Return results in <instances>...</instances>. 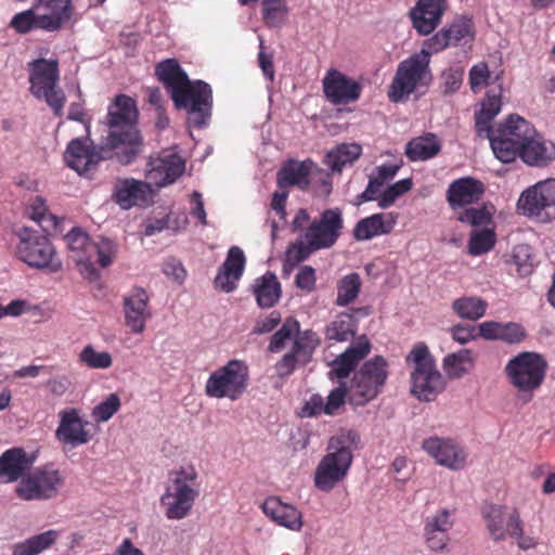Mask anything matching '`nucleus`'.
Masks as SVG:
<instances>
[{
    "label": "nucleus",
    "instance_id": "f257e3e1",
    "mask_svg": "<svg viewBox=\"0 0 555 555\" xmlns=\"http://www.w3.org/2000/svg\"><path fill=\"white\" fill-rule=\"evenodd\" d=\"M501 107L500 93L488 90L481 108L475 114V130L478 137L489 139L495 157L507 164L518 157L522 144L534 133V127L519 115L512 114L494 130L492 120Z\"/></svg>",
    "mask_w": 555,
    "mask_h": 555
},
{
    "label": "nucleus",
    "instance_id": "f03ea898",
    "mask_svg": "<svg viewBox=\"0 0 555 555\" xmlns=\"http://www.w3.org/2000/svg\"><path fill=\"white\" fill-rule=\"evenodd\" d=\"M138 119L135 100L127 94L116 95L107 108V133L103 138L119 152L124 166L132 164L143 150Z\"/></svg>",
    "mask_w": 555,
    "mask_h": 555
},
{
    "label": "nucleus",
    "instance_id": "7ed1b4c3",
    "mask_svg": "<svg viewBox=\"0 0 555 555\" xmlns=\"http://www.w3.org/2000/svg\"><path fill=\"white\" fill-rule=\"evenodd\" d=\"M360 443L357 430L348 429L333 436L327 453L322 457L314 473V486L323 492H330L343 481L352 464V450Z\"/></svg>",
    "mask_w": 555,
    "mask_h": 555
},
{
    "label": "nucleus",
    "instance_id": "20e7f679",
    "mask_svg": "<svg viewBox=\"0 0 555 555\" xmlns=\"http://www.w3.org/2000/svg\"><path fill=\"white\" fill-rule=\"evenodd\" d=\"M197 478L193 466H182L169 474L168 483L159 500L169 520L183 519L191 513L199 495Z\"/></svg>",
    "mask_w": 555,
    "mask_h": 555
},
{
    "label": "nucleus",
    "instance_id": "39448f33",
    "mask_svg": "<svg viewBox=\"0 0 555 555\" xmlns=\"http://www.w3.org/2000/svg\"><path fill=\"white\" fill-rule=\"evenodd\" d=\"M406 362L414 367L411 373L412 395L420 401H434L446 389V379L438 371L428 347L425 344L415 345Z\"/></svg>",
    "mask_w": 555,
    "mask_h": 555
},
{
    "label": "nucleus",
    "instance_id": "423d86ee",
    "mask_svg": "<svg viewBox=\"0 0 555 555\" xmlns=\"http://www.w3.org/2000/svg\"><path fill=\"white\" fill-rule=\"evenodd\" d=\"M431 54L434 53L429 52V49L423 43L421 52L399 63L388 91V98L391 102L402 101L413 93L418 86L427 85L430 81L429 63Z\"/></svg>",
    "mask_w": 555,
    "mask_h": 555
},
{
    "label": "nucleus",
    "instance_id": "0eeeda50",
    "mask_svg": "<svg viewBox=\"0 0 555 555\" xmlns=\"http://www.w3.org/2000/svg\"><path fill=\"white\" fill-rule=\"evenodd\" d=\"M30 92L43 99L55 116L61 117L66 96L57 87L60 68L57 60L37 59L28 63Z\"/></svg>",
    "mask_w": 555,
    "mask_h": 555
},
{
    "label": "nucleus",
    "instance_id": "6e6552de",
    "mask_svg": "<svg viewBox=\"0 0 555 555\" xmlns=\"http://www.w3.org/2000/svg\"><path fill=\"white\" fill-rule=\"evenodd\" d=\"M67 166L80 176L92 173L102 160L116 159L124 165L119 152L102 138L99 145H94L90 138H76L69 141L64 153Z\"/></svg>",
    "mask_w": 555,
    "mask_h": 555
},
{
    "label": "nucleus",
    "instance_id": "1a4fd4ad",
    "mask_svg": "<svg viewBox=\"0 0 555 555\" xmlns=\"http://www.w3.org/2000/svg\"><path fill=\"white\" fill-rule=\"evenodd\" d=\"M177 109H184L188 121L195 128H203L208 124L212 111V89L203 80H189L171 96Z\"/></svg>",
    "mask_w": 555,
    "mask_h": 555
},
{
    "label": "nucleus",
    "instance_id": "9d476101",
    "mask_svg": "<svg viewBox=\"0 0 555 555\" xmlns=\"http://www.w3.org/2000/svg\"><path fill=\"white\" fill-rule=\"evenodd\" d=\"M248 384L247 364L242 360L233 359L209 375L205 384V393L209 398H227L236 401L245 393Z\"/></svg>",
    "mask_w": 555,
    "mask_h": 555
},
{
    "label": "nucleus",
    "instance_id": "9b49d317",
    "mask_svg": "<svg viewBox=\"0 0 555 555\" xmlns=\"http://www.w3.org/2000/svg\"><path fill=\"white\" fill-rule=\"evenodd\" d=\"M388 377V363L382 356H375L363 363L351 380L348 401L363 406L383 390Z\"/></svg>",
    "mask_w": 555,
    "mask_h": 555
},
{
    "label": "nucleus",
    "instance_id": "f8f14e48",
    "mask_svg": "<svg viewBox=\"0 0 555 555\" xmlns=\"http://www.w3.org/2000/svg\"><path fill=\"white\" fill-rule=\"evenodd\" d=\"M547 371L546 360L537 352L522 351L508 360L504 372L515 388L521 392H532L544 382Z\"/></svg>",
    "mask_w": 555,
    "mask_h": 555
},
{
    "label": "nucleus",
    "instance_id": "ddd939ff",
    "mask_svg": "<svg viewBox=\"0 0 555 555\" xmlns=\"http://www.w3.org/2000/svg\"><path fill=\"white\" fill-rule=\"evenodd\" d=\"M17 236L16 256L20 260L37 269L60 270L61 262L54 260L55 250L48 236L27 227L22 228Z\"/></svg>",
    "mask_w": 555,
    "mask_h": 555
},
{
    "label": "nucleus",
    "instance_id": "4468645a",
    "mask_svg": "<svg viewBox=\"0 0 555 555\" xmlns=\"http://www.w3.org/2000/svg\"><path fill=\"white\" fill-rule=\"evenodd\" d=\"M519 211L541 221L555 219V179H546L526 189L517 203Z\"/></svg>",
    "mask_w": 555,
    "mask_h": 555
},
{
    "label": "nucleus",
    "instance_id": "2eb2a0df",
    "mask_svg": "<svg viewBox=\"0 0 555 555\" xmlns=\"http://www.w3.org/2000/svg\"><path fill=\"white\" fill-rule=\"evenodd\" d=\"M62 477L52 466H43L28 473L16 487L18 498L33 500H48L53 498L62 485Z\"/></svg>",
    "mask_w": 555,
    "mask_h": 555
},
{
    "label": "nucleus",
    "instance_id": "dca6fc26",
    "mask_svg": "<svg viewBox=\"0 0 555 555\" xmlns=\"http://www.w3.org/2000/svg\"><path fill=\"white\" fill-rule=\"evenodd\" d=\"M476 29L474 22L467 16H457L450 24L442 27L434 36L424 41L429 52L437 54L450 47H464L475 40Z\"/></svg>",
    "mask_w": 555,
    "mask_h": 555
},
{
    "label": "nucleus",
    "instance_id": "f3484780",
    "mask_svg": "<svg viewBox=\"0 0 555 555\" xmlns=\"http://www.w3.org/2000/svg\"><path fill=\"white\" fill-rule=\"evenodd\" d=\"M344 228L339 208L325 209L319 219L313 220L305 232V240L314 248H331L338 241Z\"/></svg>",
    "mask_w": 555,
    "mask_h": 555
},
{
    "label": "nucleus",
    "instance_id": "a211bd4d",
    "mask_svg": "<svg viewBox=\"0 0 555 555\" xmlns=\"http://www.w3.org/2000/svg\"><path fill=\"white\" fill-rule=\"evenodd\" d=\"M326 100L334 105L349 104L360 99L361 85L336 68L327 70L322 80Z\"/></svg>",
    "mask_w": 555,
    "mask_h": 555
},
{
    "label": "nucleus",
    "instance_id": "6ab92c4d",
    "mask_svg": "<svg viewBox=\"0 0 555 555\" xmlns=\"http://www.w3.org/2000/svg\"><path fill=\"white\" fill-rule=\"evenodd\" d=\"M34 5L39 16L40 29L47 33L65 28L75 12L73 0H36Z\"/></svg>",
    "mask_w": 555,
    "mask_h": 555
},
{
    "label": "nucleus",
    "instance_id": "aec40b11",
    "mask_svg": "<svg viewBox=\"0 0 555 555\" xmlns=\"http://www.w3.org/2000/svg\"><path fill=\"white\" fill-rule=\"evenodd\" d=\"M185 169V162L177 153L163 152L151 157L147 163L146 178L156 186L173 183Z\"/></svg>",
    "mask_w": 555,
    "mask_h": 555
},
{
    "label": "nucleus",
    "instance_id": "412c9836",
    "mask_svg": "<svg viewBox=\"0 0 555 555\" xmlns=\"http://www.w3.org/2000/svg\"><path fill=\"white\" fill-rule=\"evenodd\" d=\"M423 449L442 466L453 470L465 466L467 453L453 439L430 437L423 441Z\"/></svg>",
    "mask_w": 555,
    "mask_h": 555
},
{
    "label": "nucleus",
    "instance_id": "4be33fe9",
    "mask_svg": "<svg viewBox=\"0 0 555 555\" xmlns=\"http://www.w3.org/2000/svg\"><path fill=\"white\" fill-rule=\"evenodd\" d=\"M447 0H418L409 12L413 28L421 36L430 35L448 10Z\"/></svg>",
    "mask_w": 555,
    "mask_h": 555
},
{
    "label": "nucleus",
    "instance_id": "5701e85b",
    "mask_svg": "<svg viewBox=\"0 0 555 555\" xmlns=\"http://www.w3.org/2000/svg\"><path fill=\"white\" fill-rule=\"evenodd\" d=\"M65 241L80 274L90 282L99 280L100 273L90 261V246L93 241L89 235L80 229H73L66 234Z\"/></svg>",
    "mask_w": 555,
    "mask_h": 555
},
{
    "label": "nucleus",
    "instance_id": "b1692460",
    "mask_svg": "<svg viewBox=\"0 0 555 555\" xmlns=\"http://www.w3.org/2000/svg\"><path fill=\"white\" fill-rule=\"evenodd\" d=\"M59 415L60 424L55 437L61 443L76 448L91 440L92 436L85 428L88 423L81 420L77 409L62 410Z\"/></svg>",
    "mask_w": 555,
    "mask_h": 555
},
{
    "label": "nucleus",
    "instance_id": "393cba45",
    "mask_svg": "<svg viewBox=\"0 0 555 555\" xmlns=\"http://www.w3.org/2000/svg\"><path fill=\"white\" fill-rule=\"evenodd\" d=\"M149 301L150 297L143 288H134L124 298L125 323L135 334L145 330V323L151 318Z\"/></svg>",
    "mask_w": 555,
    "mask_h": 555
},
{
    "label": "nucleus",
    "instance_id": "a878e982",
    "mask_svg": "<svg viewBox=\"0 0 555 555\" xmlns=\"http://www.w3.org/2000/svg\"><path fill=\"white\" fill-rule=\"evenodd\" d=\"M245 263L244 251L238 246H232L215 278V287L224 293L233 292L243 275Z\"/></svg>",
    "mask_w": 555,
    "mask_h": 555
},
{
    "label": "nucleus",
    "instance_id": "bb28decb",
    "mask_svg": "<svg viewBox=\"0 0 555 555\" xmlns=\"http://www.w3.org/2000/svg\"><path fill=\"white\" fill-rule=\"evenodd\" d=\"M485 193V185L480 180L463 177L452 181L447 190V201L452 209L465 207L477 203Z\"/></svg>",
    "mask_w": 555,
    "mask_h": 555
},
{
    "label": "nucleus",
    "instance_id": "cd10ccee",
    "mask_svg": "<svg viewBox=\"0 0 555 555\" xmlns=\"http://www.w3.org/2000/svg\"><path fill=\"white\" fill-rule=\"evenodd\" d=\"M518 156L529 166L545 167L555 159V144L534 129V133L522 144Z\"/></svg>",
    "mask_w": 555,
    "mask_h": 555
},
{
    "label": "nucleus",
    "instance_id": "c85d7f7f",
    "mask_svg": "<svg viewBox=\"0 0 555 555\" xmlns=\"http://www.w3.org/2000/svg\"><path fill=\"white\" fill-rule=\"evenodd\" d=\"M150 184L133 178L117 179L114 184L113 199L122 209H130L147 201Z\"/></svg>",
    "mask_w": 555,
    "mask_h": 555
},
{
    "label": "nucleus",
    "instance_id": "c756f323",
    "mask_svg": "<svg viewBox=\"0 0 555 555\" xmlns=\"http://www.w3.org/2000/svg\"><path fill=\"white\" fill-rule=\"evenodd\" d=\"M398 214L378 212L365 217L353 228V237L357 241H369L375 236L387 235L397 224Z\"/></svg>",
    "mask_w": 555,
    "mask_h": 555
},
{
    "label": "nucleus",
    "instance_id": "7c9ffc66",
    "mask_svg": "<svg viewBox=\"0 0 555 555\" xmlns=\"http://www.w3.org/2000/svg\"><path fill=\"white\" fill-rule=\"evenodd\" d=\"M263 514L276 525L293 531L302 527V515L295 506L283 503L278 496H270L261 505Z\"/></svg>",
    "mask_w": 555,
    "mask_h": 555
},
{
    "label": "nucleus",
    "instance_id": "2f4dec72",
    "mask_svg": "<svg viewBox=\"0 0 555 555\" xmlns=\"http://www.w3.org/2000/svg\"><path fill=\"white\" fill-rule=\"evenodd\" d=\"M34 463L23 448H12L0 455V480L14 482L23 479Z\"/></svg>",
    "mask_w": 555,
    "mask_h": 555
},
{
    "label": "nucleus",
    "instance_id": "473e14b6",
    "mask_svg": "<svg viewBox=\"0 0 555 555\" xmlns=\"http://www.w3.org/2000/svg\"><path fill=\"white\" fill-rule=\"evenodd\" d=\"M480 337L487 340H501L508 345H518L527 337L525 327L516 322L486 321L478 325Z\"/></svg>",
    "mask_w": 555,
    "mask_h": 555
},
{
    "label": "nucleus",
    "instance_id": "72a5a7b5",
    "mask_svg": "<svg viewBox=\"0 0 555 555\" xmlns=\"http://www.w3.org/2000/svg\"><path fill=\"white\" fill-rule=\"evenodd\" d=\"M372 345L365 335H361L349 346L345 352L333 362L331 373L338 378H346L356 369L358 363L371 352Z\"/></svg>",
    "mask_w": 555,
    "mask_h": 555
},
{
    "label": "nucleus",
    "instance_id": "f704fd0d",
    "mask_svg": "<svg viewBox=\"0 0 555 555\" xmlns=\"http://www.w3.org/2000/svg\"><path fill=\"white\" fill-rule=\"evenodd\" d=\"M453 526L450 512L442 509L433 517L426 519L424 537L427 546L431 551H441L449 542V531Z\"/></svg>",
    "mask_w": 555,
    "mask_h": 555
},
{
    "label": "nucleus",
    "instance_id": "c9c22d12",
    "mask_svg": "<svg viewBox=\"0 0 555 555\" xmlns=\"http://www.w3.org/2000/svg\"><path fill=\"white\" fill-rule=\"evenodd\" d=\"M481 513L486 520L487 529L495 541L504 540L511 533V518L514 515H519L516 511L508 513L505 506L495 504L485 505Z\"/></svg>",
    "mask_w": 555,
    "mask_h": 555
},
{
    "label": "nucleus",
    "instance_id": "e433bc0d",
    "mask_svg": "<svg viewBox=\"0 0 555 555\" xmlns=\"http://www.w3.org/2000/svg\"><path fill=\"white\" fill-rule=\"evenodd\" d=\"M312 162H295L291 160L285 164L278 172V185L281 189L287 186H299L305 190L309 186V175Z\"/></svg>",
    "mask_w": 555,
    "mask_h": 555
},
{
    "label": "nucleus",
    "instance_id": "4c0bfd02",
    "mask_svg": "<svg viewBox=\"0 0 555 555\" xmlns=\"http://www.w3.org/2000/svg\"><path fill=\"white\" fill-rule=\"evenodd\" d=\"M155 76L168 90L170 96L190 80L176 59H166L156 64Z\"/></svg>",
    "mask_w": 555,
    "mask_h": 555
},
{
    "label": "nucleus",
    "instance_id": "58836bf2",
    "mask_svg": "<svg viewBox=\"0 0 555 555\" xmlns=\"http://www.w3.org/2000/svg\"><path fill=\"white\" fill-rule=\"evenodd\" d=\"M254 294L260 308L273 307L279 301L282 294L281 283L276 275L272 272H267L256 279Z\"/></svg>",
    "mask_w": 555,
    "mask_h": 555
},
{
    "label": "nucleus",
    "instance_id": "ea45409f",
    "mask_svg": "<svg viewBox=\"0 0 555 555\" xmlns=\"http://www.w3.org/2000/svg\"><path fill=\"white\" fill-rule=\"evenodd\" d=\"M358 328L357 319L349 312L338 313L324 331L327 340L348 341L356 336Z\"/></svg>",
    "mask_w": 555,
    "mask_h": 555
},
{
    "label": "nucleus",
    "instance_id": "a19ab883",
    "mask_svg": "<svg viewBox=\"0 0 555 555\" xmlns=\"http://www.w3.org/2000/svg\"><path fill=\"white\" fill-rule=\"evenodd\" d=\"M441 150V145L433 133L411 139L405 145V155L411 162L427 160Z\"/></svg>",
    "mask_w": 555,
    "mask_h": 555
},
{
    "label": "nucleus",
    "instance_id": "79ce46f5",
    "mask_svg": "<svg viewBox=\"0 0 555 555\" xmlns=\"http://www.w3.org/2000/svg\"><path fill=\"white\" fill-rule=\"evenodd\" d=\"M362 147L357 143H343L327 152L324 163L332 171L340 172L351 166L361 155Z\"/></svg>",
    "mask_w": 555,
    "mask_h": 555
},
{
    "label": "nucleus",
    "instance_id": "37998d69",
    "mask_svg": "<svg viewBox=\"0 0 555 555\" xmlns=\"http://www.w3.org/2000/svg\"><path fill=\"white\" fill-rule=\"evenodd\" d=\"M474 365L475 358L469 349H461L457 352L447 354L442 363L447 376L451 379L463 377Z\"/></svg>",
    "mask_w": 555,
    "mask_h": 555
},
{
    "label": "nucleus",
    "instance_id": "c03bdc74",
    "mask_svg": "<svg viewBox=\"0 0 555 555\" xmlns=\"http://www.w3.org/2000/svg\"><path fill=\"white\" fill-rule=\"evenodd\" d=\"M488 304L479 297L463 296L452 302L453 312L461 319L477 321L487 311Z\"/></svg>",
    "mask_w": 555,
    "mask_h": 555
},
{
    "label": "nucleus",
    "instance_id": "a18cd8bd",
    "mask_svg": "<svg viewBox=\"0 0 555 555\" xmlns=\"http://www.w3.org/2000/svg\"><path fill=\"white\" fill-rule=\"evenodd\" d=\"M362 286L358 273H349L343 276L337 283V297L335 304L338 307H346L352 304L359 296Z\"/></svg>",
    "mask_w": 555,
    "mask_h": 555
},
{
    "label": "nucleus",
    "instance_id": "49530a36",
    "mask_svg": "<svg viewBox=\"0 0 555 555\" xmlns=\"http://www.w3.org/2000/svg\"><path fill=\"white\" fill-rule=\"evenodd\" d=\"M90 261L93 264L96 262L102 268H107L114 261L117 255V244L109 238L99 237L98 241H93L92 246H90Z\"/></svg>",
    "mask_w": 555,
    "mask_h": 555
},
{
    "label": "nucleus",
    "instance_id": "de8ad7c7",
    "mask_svg": "<svg viewBox=\"0 0 555 555\" xmlns=\"http://www.w3.org/2000/svg\"><path fill=\"white\" fill-rule=\"evenodd\" d=\"M10 27L20 35H26L35 29H40L39 16L35 5L23 12L16 13L10 21Z\"/></svg>",
    "mask_w": 555,
    "mask_h": 555
},
{
    "label": "nucleus",
    "instance_id": "09e8293b",
    "mask_svg": "<svg viewBox=\"0 0 555 555\" xmlns=\"http://www.w3.org/2000/svg\"><path fill=\"white\" fill-rule=\"evenodd\" d=\"M298 333L299 322L293 318H287L281 328L272 335L269 350L271 352H279L285 347L286 343Z\"/></svg>",
    "mask_w": 555,
    "mask_h": 555
},
{
    "label": "nucleus",
    "instance_id": "8fccbe9b",
    "mask_svg": "<svg viewBox=\"0 0 555 555\" xmlns=\"http://www.w3.org/2000/svg\"><path fill=\"white\" fill-rule=\"evenodd\" d=\"M495 241V233L492 230L474 232L468 241V253L473 256L486 254L493 248Z\"/></svg>",
    "mask_w": 555,
    "mask_h": 555
},
{
    "label": "nucleus",
    "instance_id": "3c124183",
    "mask_svg": "<svg viewBox=\"0 0 555 555\" xmlns=\"http://www.w3.org/2000/svg\"><path fill=\"white\" fill-rule=\"evenodd\" d=\"M79 361L89 369H108L113 359L107 351H96L93 346L87 345L79 353Z\"/></svg>",
    "mask_w": 555,
    "mask_h": 555
},
{
    "label": "nucleus",
    "instance_id": "603ef678",
    "mask_svg": "<svg viewBox=\"0 0 555 555\" xmlns=\"http://www.w3.org/2000/svg\"><path fill=\"white\" fill-rule=\"evenodd\" d=\"M263 20L269 27H278L284 23L287 9L284 0H263Z\"/></svg>",
    "mask_w": 555,
    "mask_h": 555
},
{
    "label": "nucleus",
    "instance_id": "864d4df0",
    "mask_svg": "<svg viewBox=\"0 0 555 555\" xmlns=\"http://www.w3.org/2000/svg\"><path fill=\"white\" fill-rule=\"evenodd\" d=\"M413 186L412 179L406 178L397 181L383 191L378 197V207L386 209L395 204L397 198L409 192Z\"/></svg>",
    "mask_w": 555,
    "mask_h": 555
},
{
    "label": "nucleus",
    "instance_id": "5fc2aeb1",
    "mask_svg": "<svg viewBox=\"0 0 555 555\" xmlns=\"http://www.w3.org/2000/svg\"><path fill=\"white\" fill-rule=\"evenodd\" d=\"M320 344L317 333L312 331H305L298 333L293 344V349L302 357V362L309 361L312 352Z\"/></svg>",
    "mask_w": 555,
    "mask_h": 555
},
{
    "label": "nucleus",
    "instance_id": "6e6d98bb",
    "mask_svg": "<svg viewBox=\"0 0 555 555\" xmlns=\"http://www.w3.org/2000/svg\"><path fill=\"white\" fill-rule=\"evenodd\" d=\"M121 402L117 393H111L106 400L95 405L92 410V417L98 423L107 422L120 409Z\"/></svg>",
    "mask_w": 555,
    "mask_h": 555
},
{
    "label": "nucleus",
    "instance_id": "4d7b16f0",
    "mask_svg": "<svg viewBox=\"0 0 555 555\" xmlns=\"http://www.w3.org/2000/svg\"><path fill=\"white\" fill-rule=\"evenodd\" d=\"M317 250L320 249L312 247L310 242H296L287 248L284 267H286L287 263L292 267L297 266L301 261L306 260L311 253Z\"/></svg>",
    "mask_w": 555,
    "mask_h": 555
},
{
    "label": "nucleus",
    "instance_id": "13d9d810",
    "mask_svg": "<svg viewBox=\"0 0 555 555\" xmlns=\"http://www.w3.org/2000/svg\"><path fill=\"white\" fill-rule=\"evenodd\" d=\"M349 397V391L345 384H340L334 388L327 396L326 402H324L325 414L336 415L339 409L346 403V399Z\"/></svg>",
    "mask_w": 555,
    "mask_h": 555
},
{
    "label": "nucleus",
    "instance_id": "bf43d9fd",
    "mask_svg": "<svg viewBox=\"0 0 555 555\" xmlns=\"http://www.w3.org/2000/svg\"><path fill=\"white\" fill-rule=\"evenodd\" d=\"M509 526L512 527V529H511V533L508 534V537L515 539L520 548L529 550V548L535 546L534 539L531 537H526L524 534L522 521H521L519 515H514L511 518Z\"/></svg>",
    "mask_w": 555,
    "mask_h": 555
},
{
    "label": "nucleus",
    "instance_id": "052dcab7",
    "mask_svg": "<svg viewBox=\"0 0 555 555\" xmlns=\"http://www.w3.org/2000/svg\"><path fill=\"white\" fill-rule=\"evenodd\" d=\"M57 538L59 532L56 530H48L46 532L30 537L27 539V542L31 546L34 553L38 555L54 544Z\"/></svg>",
    "mask_w": 555,
    "mask_h": 555
},
{
    "label": "nucleus",
    "instance_id": "680f3d73",
    "mask_svg": "<svg viewBox=\"0 0 555 555\" xmlns=\"http://www.w3.org/2000/svg\"><path fill=\"white\" fill-rule=\"evenodd\" d=\"M57 538L59 532L56 530H48L46 532L30 537L27 539V542L31 546L34 553L38 555L54 544Z\"/></svg>",
    "mask_w": 555,
    "mask_h": 555
},
{
    "label": "nucleus",
    "instance_id": "e2e57ef3",
    "mask_svg": "<svg viewBox=\"0 0 555 555\" xmlns=\"http://www.w3.org/2000/svg\"><path fill=\"white\" fill-rule=\"evenodd\" d=\"M490 78V72L486 63L474 65L469 70V85L474 92H478Z\"/></svg>",
    "mask_w": 555,
    "mask_h": 555
},
{
    "label": "nucleus",
    "instance_id": "0e129e2a",
    "mask_svg": "<svg viewBox=\"0 0 555 555\" xmlns=\"http://www.w3.org/2000/svg\"><path fill=\"white\" fill-rule=\"evenodd\" d=\"M451 337L453 340L465 345L472 340L480 337L478 326L456 324L450 328Z\"/></svg>",
    "mask_w": 555,
    "mask_h": 555
},
{
    "label": "nucleus",
    "instance_id": "69168bd1",
    "mask_svg": "<svg viewBox=\"0 0 555 555\" xmlns=\"http://www.w3.org/2000/svg\"><path fill=\"white\" fill-rule=\"evenodd\" d=\"M315 270L311 266L301 267L295 279L296 286L306 293H311L315 289Z\"/></svg>",
    "mask_w": 555,
    "mask_h": 555
},
{
    "label": "nucleus",
    "instance_id": "338daca9",
    "mask_svg": "<svg viewBox=\"0 0 555 555\" xmlns=\"http://www.w3.org/2000/svg\"><path fill=\"white\" fill-rule=\"evenodd\" d=\"M325 414L324 400L321 395H312L300 408L298 415L300 417H315Z\"/></svg>",
    "mask_w": 555,
    "mask_h": 555
},
{
    "label": "nucleus",
    "instance_id": "774afa93",
    "mask_svg": "<svg viewBox=\"0 0 555 555\" xmlns=\"http://www.w3.org/2000/svg\"><path fill=\"white\" fill-rule=\"evenodd\" d=\"M299 361L302 362V357L292 348L275 365L279 376L285 377L291 375Z\"/></svg>",
    "mask_w": 555,
    "mask_h": 555
}]
</instances>
